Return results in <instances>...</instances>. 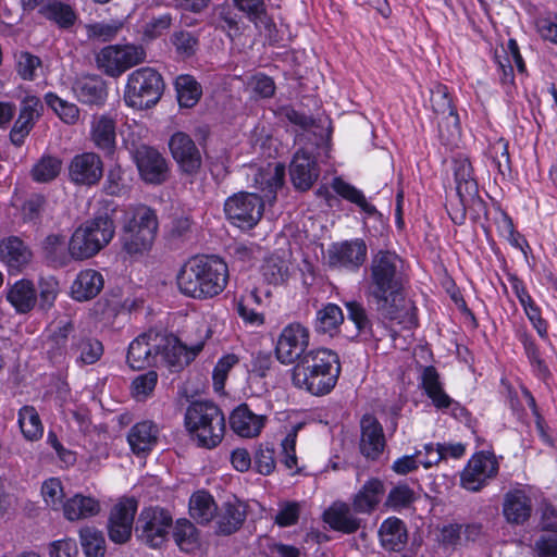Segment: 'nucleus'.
Wrapping results in <instances>:
<instances>
[{
  "label": "nucleus",
  "mask_w": 557,
  "mask_h": 557,
  "mask_svg": "<svg viewBox=\"0 0 557 557\" xmlns=\"http://www.w3.org/2000/svg\"><path fill=\"white\" fill-rule=\"evenodd\" d=\"M366 296L383 321L404 327L416 324L413 302L405 295L401 260L395 252L380 250L366 269Z\"/></svg>",
  "instance_id": "1"
},
{
  "label": "nucleus",
  "mask_w": 557,
  "mask_h": 557,
  "mask_svg": "<svg viewBox=\"0 0 557 557\" xmlns=\"http://www.w3.org/2000/svg\"><path fill=\"white\" fill-rule=\"evenodd\" d=\"M285 169L281 164H268L255 174V185L263 193V199L255 193H237L228 197L224 203L227 219L239 228H252L261 219L264 201L273 202L276 191L282 187Z\"/></svg>",
  "instance_id": "2"
},
{
  "label": "nucleus",
  "mask_w": 557,
  "mask_h": 557,
  "mask_svg": "<svg viewBox=\"0 0 557 557\" xmlns=\"http://www.w3.org/2000/svg\"><path fill=\"white\" fill-rule=\"evenodd\" d=\"M202 349L199 344L188 351L177 337L156 330L136 337L128 346L127 363L134 370H141L150 366H166L181 368L187 364L191 357Z\"/></svg>",
  "instance_id": "3"
},
{
  "label": "nucleus",
  "mask_w": 557,
  "mask_h": 557,
  "mask_svg": "<svg viewBox=\"0 0 557 557\" xmlns=\"http://www.w3.org/2000/svg\"><path fill=\"white\" fill-rule=\"evenodd\" d=\"M341 374L338 355L327 348L308 350L292 372L293 384L314 396L329 394Z\"/></svg>",
  "instance_id": "4"
},
{
  "label": "nucleus",
  "mask_w": 557,
  "mask_h": 557,
  "mask_svg": "<svg viewBox=\"0 0 557 557\" xmlns=\"http://www.w3.org/2000/svg\"><path fill=\"white\" fill-rule=\"evenodd\" d=\"M228 270L218 257L197 256L189 259L177 274L182 294L195 299L212 298L226 286Z\"/></svg>",
  "instance_id": "5"
},
{
  "label": "nucleus",
  "mask_w": 557,
  "mask_h": 557,
  "mask_svg": "<svg viewBox=\"0 0 557 557\" xmlns=\"http://www.w3.org/2000/svg\"><path fill=\"white\" fill-rule=\"evenodd\" d=\"M115 209L113 201H101L95 216L74 231L70 238V250L74 260H86L96 256L112 240L115 234Z\"/></svg>",
  "instance_id": "6"
},
{
  "label": "nucleus",
  "mask_w": 557,
  "mask_h": 557,
  "mask_svg": "<svg viewBox=\"0 0 557 557\" xmlns=\"http://www.w3.org/2000/svg\"><path fill=\"white\" fill-rule=\"evenodd\" d=\"M185 428L198 447L213 449L225 433V417L212 401H193L185 412Z\"/></svg>",
  "instance_id": "7"
},
{
  "label": "nucleus",
  "mask_w": 557,
  "mask_h": 557,
  "mask_svg": "<svg viewBox=\"0 0 557 557\" xmlns=\"http://www.w3.org/2000/svg\"><path fill=\"white\" fill-rule=\"evenodd\" d=\"M158 218L151 208L145 205L129 206L125 210L122 231V245L129 255L148 251L156 238Z\"/></svg>",
  "instance_id": "8"
},
{
  "label": "nucleus",
  "mask_w": 557,
  "mask_h": 557,
  "mask_svg": "<svg viewBox=\"0 0 557 557\" xmlns=\"http://www.w3.org/2000/svg\"><path fill=\"white\" fill-rule=\"evenodd\" d=\"M164 82L160 73L152 67H140L127 76L124 102L134 109H149L161 98Z\"/></svg>",
  "instance_id": "9"
},
{
  "label": "nucleus",
  "mask_w": 557,
  "mask_h": 557,
  "mask_svg": "<svg viewBox=\"0 0 557 557\" xmlns=\"http://www.w3.org/2000/svg\"><path fill=\"white\" fill-rule=\"evenodd\" d=\"M498 470L499 463L493 453H475L460 473V486L469 492H479L497 475Z\"/></svg>",
  "instance_id": "10"
},
{
  "label": "nucleus",
  "mask_w": 557,
  "mask_h": 557,
  "mask_svg": "<svg viewBox=\"0 0 557 557\" xmlns=\"http://www.w3.org/2000/svg\"><path fill=\"white\" fill-rule=\"evenodd\" d=\"M310 332L300 322L285 325L276 341L275 356L282 364H293L307 352Z\"/></svg>",
  "instance_id": "11"
},
{
  "label": "nucleus",
  "mask_w": 557,
  "mask_h": 557,
  "mask_svg": "<svg viewBox=\"0 0 557 557\" xmlns=\"http://www.w3.org/2000/svg\"><path fill=\"white\" fill-rule=\"evenodd\" d=\"M172 516L159 507L145 508L137 520L136 531L140 540L150 547H160L165 541Z\"/></svg>",
  "instance_id": "12"
},
{
  "label": "nucleus",
  "mask_w": 557,
  "mask_h": 557,
  "mask_svg": "<svg viewBox=\"0 0 557 557\" xmlns=\"http://www.w3.org/2000/svg\"><path fill=\"white\" fill-rule=\"evenodd\" d=\"M367 252V245L360 238L333 243L327 249V263L333 269L355 272L364 263Z\"/></svg>",
  "instance_id": "13"
},
{
  "label": "nucleus",
  "mask_w": 557,
  "mask_h": 557,
  "mask_svg": "<svg viewBox=\"0 0 557 557\" xmlns=\"http://www.w3.org/2000/svg\"><path fill=\"white\" fill-rule=\"evenodd\" d=\"M134 158L139 175L146 183L160 185L168 180V162L157 149L140 146L136 149Z\"/></svg>",
  "instance_id": "14"
},
{
  "label": "nucleus",
  "mask_w": 557,
  "mask_h": 557,
  "mask_svg": "<svg viewBox=\"0 0 557 557\" xmlns=\"http://www.w3.org/2000/svg\"><path fill=\"white\" fill-rule=\"evenodd\" d=\"M103 175V162L95 152H83L72 158L69 163V178L82 186H94Z\"/></svg>",
  "instance_id": "15"
},
{
  "label": "nucleus",
  "mask_w": 557,
  "mask_h": 557,
  "mask_svg": "<svg viewBox=\"0 0 557 557\" xmlns=\"http://www.w3.org/2000/svg\"><path fill=\"white\" fill-rule=\"evenodd\" d=\"M386 447L383 428L372 414H364L360 420V454L368 460H377Z\"/></svg>",
  "instance_id": "16"
},
{
  "label": "nucleus",
  "mask_w": 557,
  "mask_h": 557,
  "mask_svg": "<svg viewBox=\"0 0 557 557\" xmlns=\"http://www.w3.org/2000/svg\"><path fill=\"white\" fill-rule=\"evenodd\" d=\"M170 151L180 169L186 174H195L201 166V154L195 141L183 132L174 133L169 141Z\"/></svg>",
  "instance_id": "17"
},
{
  "label": "nucleus",
  "mask_w": 557,
  "mask_h": 557,
  "mask_svg": "<svg viewBox=\"0 0 557 557\" xmlns=\"http://www.w3.org/2000/svg\"><path fill=\"white\" fill-rule=\"evenodd\" d=\"M42 109V103L38 97L27 96L23 99L18 116L10 132V140L14 146L21 147L24 144L25 138L40 117Z\"/></svg>",
  "instance_id": "18"
},
{
  "label": "nucleus",
  "mask_w": 557,
  "mask_h": 557,
  "mask_svg": "<svg viewBox=\"0 0 557 557\" xmlns=\"http://www.w3.org/2000/svg\"><path fill=\"white\" fill-rule=\"evenodd\" d=\"M290 178L299 190H308L319 177V169L315 160L304 149L298 150L289 166Z\"/></svg>",
  "instance_id": "19"
},
{
  "label": "nucleus",
  "mask_w": 557,
  "mask_h": 557,
  "mask_svg": "<svg viewBox=\"0 0 557 557\" xmlns=\"http://www.w3.org/2000/svg\"><path fill=\"white\" fill-rule=\"evenodd\" d=\"M246 506L234 498L227 500L218 507L215 518L216 533L220 535H231L238 531L246 520Z\"/></svg>",
  "instance_id": "20"
},
{
  "label": "nucleus",
  "mask_w": 557,
  "mask_h": 557,
  "mask_svg": "<svg viewBox=\"0 0 557 557\" xmlns=\"http://www.w3.org/2000/svg\"><path fill=\"white\" fill-rule=\"evenodd\" d=\"M265 417L252 412L246 404L236 407L230 414V425L233 432L244 438H252L260 434L264 426Z\"/></svg>",
  "instance_id": "21"
},
{
  "label": "nucleus",
  "mask_w": 557,
  "mask_h": 557,
  "mask_svg": "<svg viewBox=\"0 0 557 557\" xmlns=\"http://www.w3.org/2000/svg\"><path fill=\"white\" fill-rule=\"evenodd\" d=\"M72 90L86 104H102L108 96L104 81L98 75H84L75 79Z\"/></svg>",
  "instance_id": "22"
},
{
  "label": "nucleus",
  "mask_w": 557,
  "mask_h": 557,
  "mask_svg": "<svg viewBox=\"0 0 557 557\" xmlns=\"http://www.w3.org/2000/svg\"><path fill=\"white\" fill-rule=\"evenodd\" d=\"M103 275L95 269L79 271L71 286V296L77 301H87L103 289Z\"/></svg>",
  "instance_id": "23"
},
{
  "label": "nucleus",
  "mask_w": 557,
  "mask_h": 557,
  "mask_svg": "<svg viewBox=\"0 0 557 557\" xmlns=\"http://www.w3.org/2000/svg\"><path fill=\"white\" fill-rule=\"evenodd\" d=\"M70 352L76 363L88 366L96 363L103 354V346L97 338L84 333H73Z\"/></svg>",
  "instance_id": "24"
},
{
  "label": "nucleus",
  "mask_w": 557,
  "mask_h": 557,
  "mask_svg": "<svg viewBox=\"0 0 557 557\" xmlns=\"http://www.w3.org/2000/svg\"><path fill=\"white\" fill-rule=\"evenodd\" d=\"M459 205L451 207L448 213L455 224H462L466 220L467 211L472 215V219H479L481 214H486V203L479 196V188L475 189L472 184L466 186V194L458 196Z\"/></svg>",
  "instance_id": "25"
},
{
  "label": "nucleus",
  "mask_w": 557,
  "mask_h": 557,
  "mask_svg": "<svg viewBox=\"0 0 557 557\" xmlns=\"http://www.w3.org/2000/svg\"><path fill=\"white\" fill-rule=\"evenodd\" d=\"M385 494L384 482L377 478L369 479L352 498V509L358 513H371Z\"/></svg>",
  "instance_id": "26"
},
{
  "label": "nucleus",
  "mask_w": 557,
  "mask_h": 557,
  "mask_svg": "<svg viewBox=\"0 0 557 557\" xmlns=\"http://www.w3.org/2000/svg\"><path fill=\"white\" fill-rule=\"evenodd\" d=\"M159 428L149 420L133 425L127 434V442L136 455L149 453L158 442Z\"/></svg>",
  "instance_id": "27"
},
{
  "label": "nucleus",
  "mask_w": 557,
  "mask_h": 557,
  "mask_svg": "<svg viewBox=\"0 0 557 557\" xmlns=\"http://www.w3.org/2000/svg\"><path fill=\"white\" fill-rule=\"evenodd\" d=\"M531 511V499L523 491L515 490L505 495L503 513L509 523L522 524L530 518Z\"/></svg>",
  "instance_id": "28"
},
{
  "label": "nucleus",
  "mask_w": 557,
  "mask_h": 557,
  "mask_svg": "<svg viewBox=\"0 0 557 557\" xmlns=\"http://www.w3.org/2000/svg\"><path fill=\"white\" fill-rule=\"evenodd\" d=\"M430 101L434 113L442 116V121L438 122L440 132H442L443 123L446 121L447 126L451 125L454 132L458 133L459 117L451 103L448 88L441 84L436 85L431 90Z\"/></svg>",
  "instance_id": "29"
},
{
  "label": "nucleus",
  "mask_w": 557,
  "mask_h": 557,
  "mask_svg": "<svg viewBox=\"0 0 557 557\" xmlns=\"http://www.w3.org/2000/svg\"><path fill=\"white\" fill-rule=\"evenodd\" d=\"M90 137L94 145L110 154L115 149V121L108 115L95 116L91 122Z\"/></svg>",
  "instance_id": "30"
},
{
  "label": "nucleus",
  "mask_w": 557,
  "mask_h": 557,
  "mask_svg": "<svg viewBox=\"0 0 557 557\" xmlns=\"http://www.w3.org/2000/svg\"><path fill=\"white\" fill-rule=\"evenodd\" d=\"M39 13L64 30L71 29L78 18L75 9L63 0H47Z\"/></svg>",
  "instance_id": "31"
},
{
  "label": "nucleus",
  "mask_w": 557,
  "mask_h": 557,
  "mask_svg": "<svg viewBox=\"0 0 557 557\" xmlns=\"http://www.w3.org/2000/svg\"><path fill=\"white\" fill-rule=\"evenodd\" d=\"M324 521L335 531L354 533L360 528V519L356 518L346 503H334L323 513Z\"/></svg>",
  "instance_id": "32"
},
{
  "label": "nucleus",
  "mask_w": 557,
  "mask_h": 557,
  "mask_svg": "<svg viewBox=\"0 0 557 557\" xmlns=\"http://www.w3.org/2000/svg\"><path fill=\"white\" fill-rule=\"evenodd\" d=\"M382 546L392 552L401 550L407 543V529L405 523L395 517L383 521L379 530Z\"/></svg>",
  "instance_id": "33"
},
{
  "label": "nucleus",
  "mask_w": 557,
  "mask_h": 557,
  "mask_svg": "<svg viewBox=\"0 0 557 557\" xmlns=\"http://www.w3.org/2000/svg\"><path fill=\"white\" fill-rule=\"evenodd\" d=\"M7 299L18 313H27L36 305L37 292L30 281L20 280L8 289Z\"/></svg>",
  "instance_id": "34"
},
{
  "label": "nucleus",
  "mask_w": 557,
  "mask_h": 557,
  "mask_svg": "<svg viewBox=\"0 0 557 557\" xmlns=\"http://www.w3.org/2000/svg\"><path fill=\"white\" fill-rule=\"evenodd\" d=\"M42 251L46 259L54 267L67 265L74 260L70 250V242L61 234H50L42 242Z\"/></svg>",
  "instance_id": "35"
},
{
  "label": "nucleus",
  "mask_w": 557,
  "mask_h": 557,
  "mask_svg": "<svg viewBox=\"0 0 557 557\" xmlns=\"http://www.w3.org/2000/svg\"><path fill=\"white\" fill-rule=\"evenodd\" d=\"M62 510L67 520L75 521L96 516L100 504L94 497L76 494L64 503Z\"/></svg>",
  "instance_id": "36"
},
{
  "label": "nucleus",
  "mask_w": 557,
  "mask_h": 557,
  "mask_svg": "<svg viewBox=\"0 0 557 557\" xmlns=\"http://www.w3.org/2000/svg\"><path fill=\"white\" fill-rule=\"evenodd\" d=\"M189 515L199 524H208L216 515L218 505L206 491H197L189 498Z\"/></svg>",
  "instance_id": "37"
},
{
  "label": "nucleus",
  "mask_w": 557,
  "mask_h": 557,
  "mask_svg": "<svg viewBox=\"0 0 557 557\" xmlns=\"http://www.w3.org/2000/svg\"><path fill=\"white\" fill-rule=\"evenodd\" d=\"M421 384L437 409H447L453 403V399L444 392L440 374L434 367L429 366L423 369Z\"/></svg>",
  "instance_id": "38"
},
{
  "label": "nucleus",
  "mask_w": 557,
  "mask_h": 557,
  "mask_svg": "<svg viewBox=\"0 0 557 557\" xmlns=\"http://www.w3.org/2000/svg\"><path fill=\"white\" fill-rule=\"evenodd\" d=\"M32 252L27 246L15 236L0 242V258L10 267L18 269L30 260Z\"/></svg>",
  "instance_id": "39"
},
{
  "label": "nucleus",
  "mask_w": 557,
  "mask_h": 557,
  "mask_svg": "<svg viewBox=\"0 0 557 557\" xmlns=\"http://www.w3.org/2000/svg\"><path fill=\"white\" fill-rule=\"evenodd\" d=\"M213 23L216 28L225 32L232 40L243 35L246 28L242 16L231 5H219L215 8Z\"/></svg>",
  "instance_id": "40"
},
{
  "label": "nucleus",
  "mask_w": 557,
  "mask_h": 557,
  "mask_svg": "<svg viewBox=\"0 0 557 557\" xmlns=\"http://www.w3.org/2000/svg\"><path fill=\"white\" fill-rule=\"evenodd\" d=\"M344 322V313L335 304H327L317 312L315 331L333 335Z\"/></svg>",
  "instance_id": "41"
},
{
  "label": "nucleus",
  "mask_w": 557,
  "mask_h": 557,
  "mask_svg": "<svg viewBox=\"0 0 557 557\" xmlns=\"http://www.w3.org/2000/svg\"><path fill=\"white\" fill-rule=\"evenodd\" d=\"M62 161L51 154H44L32 168L30 177L36 183H49L61 172Z\"/></svg>",
  "instance_id": "42"
},
{
  "label": "nucleus",
  "mask_w": 557,
  "mask_h": 557,
  "mask_svg": "<svg viewBox=\"0 0 557 557\" xmlns=\"http://www.w3.org/2000/svg\"><path fill=\"white\" fill-rule=\"evenodd\" d=\"M177 100L181 107L193 108L201 97V87L190 75H180L175 79Z\"/></svg>",
  "instance_id": "43"
},
{
  "label": "nucleus",
  "mask_w": 557,
  "mask_h": 557,
  "mask_svg": "<svg viewBox=\"0 0 557 557\" xmlns=\"http://www.w3.org/2000/svg\"><path fill=\"white\" fill-rule=\"evenodd\" d=\"M332 188L344 199L357 205L368 215H373L377 212L375 207L367 201L361 190L357 189L341 177H335L333 180Z\"/></svg>",
  "instance_id": "44"
},
{
  "label": "nucleus",
  "mask_w": 557,
  "mask_h": 557,
  "mask_svg": "<svg viewBox=\"0 0 557 557\" xmlns=\"http://www.w3.org/2000/svg\"><path fill=\"white\" fill-rule=\"evenodd\" d=\"M173 537L177 546L186 553L199 547V534L196 527L187 519H178L173 530Z\"/></svg>",
  "instance_id": "45"
},
{
  "label": "nucleus",
  "mask_w": 557,
  "mask_h": 557,
  "mask_svg": "<svg viewBox=\"0 0 557 557\" xmlns=\"http://www.w3.org/2000/svg\"><path fill=\"white\" fill-rule=\"evenodd\" d=\"M74 332V327L72 323H66L65 325L55 330L46 341L45 348L49 359L52 362H59L66 349V342L69 336Z\"/></svg>",
  "instance_id": "46"
},
{
  "label": "nucleus",
  "mask_w": 557,
  "mask_h": 557,
  "mask_svg": "<svg viewBox=\"0 0 557 557\" xmlns=\"http://www.w3.org/2000/svg\"><path fill=\"white\" fill-rule=\"evenodd\" d=\"M454 174L457 196L466 194V186H470V184L475 189L479 188L478 182L474 178L473 166L467 156L459 154L454 159Z\"/></svg>",
  "instance_id": "47"
},
{
  "label": "nucleus",
  "mask_w": 557,
  "mask_h": 557,
  "mask_svg": "<svg viewBox=\"0 0 557 557\" xmlns=\"http://www.w3.org/2000/svg\"><path fill=\"white\" fill-rule=\"evenodd\" d=\"M18 424L27 440L36 441L42 436L44 426L37 410L33 406H24L20 409Z\"/></svg>",
  "instance_id": "48"
},
{
  "label": "nucleus",
  "mask_w": 557,
  "mask_h": 557,
  "mask_svg": "<svg viewBox=\"0 0 557 557\" xmlns=\"http://www.w3.org/2000/svg\"><path fill=\"white\" fill-rule=\"evenodd\" d=\"M96 63L99 70L110 77H119L123 74L120 60L119 45L108 46L96 55Z\"/></svg>",
  "instance_id": "49"
},
{
  "label": "nucleus",
  "mask_w": 557,
  "mask_h": 557,
  "mask_svg": "<svg viewBox=\"0 0 557 557\" xmlns=\"http://www.w3.org/2000/svg\"><path fill=\"white\" fill-rule=\"evenodd\" d=\"M46 103L66 124L74 125L79 120V109L75 103L63 100L53 92L45 96Z\"/></svg>",
  "instance_id": "50"
},
{
  "label": "nucleus",
  "mask_w": 557,
  "mask_h": 557,
  "mask_svg": "<svg viewBox=\"0 0 557 557\" xmlns=\"http://www.w3.org/2000/svg\"><path fill=\"white\" fill-rule=\"evenodd\" d=\"M79 537L86 557L104 556L106 542L100 531L91 527H86L79 531Z\"/></svg>",
  "instance_id": "51"
},
{
  "label": "nucleus",
  "mask_w": 557,
  "mask_h": 557,
  "mask_svg": "<svg viewBox=\"0 0 557 557\" xmlns=\"http://www.w3.org/2000/svg\"><path fill=\"white\" fill-rule=\"evenodd\" d=\"M486 156L492 160L498 173L503 177L510 174L511 165L507 140L498 138L494 143L490 144L486 150Z\"/></svg>",
  "instance_id": "52"
},
{
  "label": "nucleus",
  "mask_w": 557,
  "mask_h": 557,
  "mask_svg": "<svg viewBox=\"0 0 557 557\" xmlns=\"http://www.w3.org/2000/svg\"><path fill=\"white\" fill-rule=\"evenodd\" d=\"M102 189L107 195L115 197L123 196L129 190L125 173L120 165H115L108 171Z\"/></svg>",
  "instance_id": "53"
},
{
  "label": "nucleus",
  "mask_w": 557,
  "mask_h": 557,
  "mask_svg": "<svg viewBox=\"0 0 557 557\" xmlns=\"http://www.w3.org/2000/svg\"><path fill=\"white\" fill-rule=\"evenodd\" d=\"M262 274L270 284L283 283L288 274V265L284 259L271 256L262 265Z\"/></svg>",
  "instance_id": "54"
},
{
  "label": "nucleus",
  "mask_w": 557,
  "mask_h": 557,
  "mask_svg": "<svg viewBox=\"0 0 557 557\" xmlns=\"http://www.w3.org/2000/svg\"><path fill=\"white\" fill-rule=\"evenodd\" d=\"M41 495L47 506L53 510H61L64 505L62 483L57 478L46 480L41 486Z\"/></svg>",
  "instance_id": "55"
},
{
  "label": "nucleus",
  "mask_w": 557,
  "mask_h": 557,
  "mask_svg": "<svg viewBox=\"0 0 557 557\" xmlns=\"http://www.w3.org/2000/svg\"><path fill=\"white\" fill-rule=\"evenodd\" d=\"M347 317L354 322L359 334H370L372 323L364 306L356 300L345 302Z\"/></svg>",
  "instance_id": "56"
},
{
  "label": "nucleus",
  "mask_w": 557,
  "mask_h": 557,
  "mask_svg": "<svg viewBox=\"0 0 557 557\" xmlns=\"http://www.w3.org/2000/svg\"><path fill=\"white\" fill-rule=\"evenodd\" d=\"M158 382L156 371H148L136 376L132 382V394L137 400H146L153 393Z\"/></svg>",
  "instance_id": "57"
},
{
  "label": "nucleus",
  "mask_w": 557,
  "mask_h": 557,
  "mask_svg": "<svg viewBox=\"0 0 557 557\" xmlns=\"http://www.w3.org/2000/svg\"><path fill=\"white\" fill-rule=\"evenodd\" d=\"M137 507L138 503L135 498H122L111 509L109 521L133 524Z\"/></svg>",
  "instance_id": "58"
},
{
  "label": "nucleus",
  "mask_w": 557,
  "mask_h": 557,
  "mask_svg": "<svg viewBox=\"0 0 557 557\" xmlns=\"http://www.w3.org/2000/svg\"><path fill=\"white\" fill-rule=\"evenodd\" d=\"M123 27V23L120 21H112L109 23L98 22L87 24L85 26L87 30V37L89 39H98L101 41L112 40Z\"/></svg>",
  "instance_id": "59"
},
{
  "label": "nucleus",
  "mask_w": 557,
  "mask_h": 557,
  "mask_svg": "<svg viewBox=\"0 0 557 557\" xmlns=\"http://www.w3.org/2000/svg\"><path fill=\"white\" fill-rule=\"evenodd\" d=\"M15 60V67L20 77L24 81H34L37 76V70L41 67V60L26 51L16 54Z\"/></svg>",
  "instance_id": "60"
},
{
  "label": "nucleus",
  "mask_w": 557,
  "mask_h": 557,
  "mask_svg": "<svg viewBox=\"0 0 557 557\" xmlns=\"http://www.w3.org/2000/svg\"><path fill=\"white\" fill-rule=\"evenodd\" d=\"M239 361L238 357L234 354H228L223 356L216 362L213 369V386L216 392H220L224 388V384L226 377L228 375L230 370L237 364Z\"/></svg>",
  "instance_id": "61"
},
{
  "label": "nucleus",
  "mask_w": 557,
  "mask_h": 557,
  "mask_svg": "<svg viewBox=\"0 0 557 557\" xmlns=\"http://www.w3.org/2000/svg\"><path fill=\"white\" fill-rule=\"evenodd\" d=\"M171 42L178 55L188 58L195 53L198 39L187 30H177L171 36Z\"/></svg>",
  "instance_id": "62"
},
{
  "label": "nucleus",
  "mask_w": 557,
  "mask_h": 557,
  "mask_svg": "<svg viewBox=\"0 0 557 557\" xmlns=\"http://www.w3.org/2000/svg\"><path fill=\"white\" fill-rule=\"evenodd\" d=\"M120 60L123 73L128 69L143 63L146 60V50L138 45L119 46Z\"/></svg>",
  "instance_id": "63"
},
{
  "label": "nucleus",
  "mask_w": 557,
  "mask_h": 557,
  "mask_svg": "<svg viewBox=\"0 0 557 557\" xmlns=\"http://www.w3.org/2000/svg\"><path fill=\"white\" fill-rule=\"evenodd\" d=\"M414 500L413 491L407 485H397L387 495L385 506L398 510L409 506Z\"/></svg>",
  "instance_id": "64"
}]
</instances>
